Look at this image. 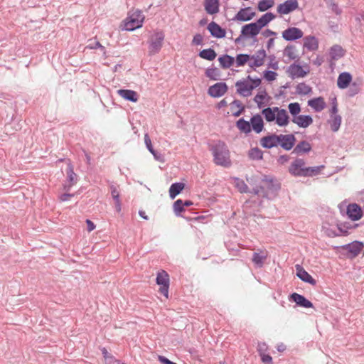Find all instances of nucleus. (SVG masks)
Segmentation results:
<instances>
[{
  "label": "nucleus",
  "mask_w": 364,
  "mask_h": 364,
  "mask_svg": "<svg viewBox=\"0 0 364 364\" xmlns=\"http://www.w3.org/2000/svg\"><path fill=\"white\" fill-rule=\"evenodd\" d=\"M144 16L139 10H136L129 14V16L125 19L124 28L127 31H134L141 28L143 25Z\"/></svg>",
  "instance_id": "obj_6"
},
{
  "label": "nucleus",
  "mask_w": 364,
  "mask_h": 364,
  "mask_svg": "<svg viewBox=\"0 0 364 364\" xmlns=\"http://www.w3.org/2000/svg\"><path fill=\"white\" fill-rule=\"evenodd\" d=\"M342 122L341 115H330L328 124L330 125L331 131L336 132L339 130Z\"/></svg>",
  "instance_id": "obj_32"
},
{
  "label": "nucleus",
  "mask_w": 364,
  "mask_h": 364,
  "mask_svg": "<svg viewBox=\"0 0 364 364\" xmlns=\"http://www.w3.org/2000/svg\"><path fill=\"white\" fill-rule=\"evenodd\" d=\"M307 105L316 112H321L326 106V102L322 97H318L308 100Z\"/></svg>",
  "instance_id": "obj_18"
},
{
  "label": "nucleus",
  "mask_w": 364,
  "mask_h": 364,
  "mask_svg": "<svg viewBox=\"0 0 364 364\" xmlns=\"http://www.w3.org/2000/svg\"><path fill=\"white\" fill-rule=\"evenodd\" d=\"M216 55L217 54L215 50L211 48L204 49L199 53V56L200 58L208 60H214L216 58Z\"/></svg>",
  "instance_id": "obj_45"
},
{
  "label": "nucleus",
  "mask_w": 364,
  "mask_h": 364,
  "mask_svg": "<svg viewBox=\"0 0 364 364\" xmlns=\"http://www.w3.org/2000/svg\"><path fill=\"white\" fill-rule=\"evenodd\" d=\"M280 188L279 183L272 179L265 178L262 181V185L252 189L255 195L262 196V197L272 199L275 197L277 191Z\"/></svg>",
  "instance_id": "obj_4"
},
{
  "label": "nucleus",
  "mask_w": 364,
  "mask_h": 364,
  "mask_svg": "<svg viewBox=\"0 0 364 364\" xmlns=\"http://www.w3.org/2000/svg\"><path fill=\"white\" fill-rule=\"evenodd\" d=\"M291 299L299 306L304 308H311L313 306V304L306 299L304 296L297 293H293L291 295Z\"/></svg>",
  "instance_id": "obj_28"
},
{
  "label": "nucleus",
  "mask_w": 364,
  "mask_h": 364,
  "mask_svg": "<svg viewBox=\"0 0 364 364\" xmlns=\"http://www.w3.org/2000/svg\"><path fill=\"white\" fill-rule=\"evenodd\" d=\"M304 46L309 50H315L318 47V40L312 36H306L304 38Z\"/></svg>",
  "instance_id": "obj_31"
},
{
  "label": "nucleus",
  "mask_w": 364,
  "mask_h": 364,
  "mask_svg": "<svg viewBox=\"0 0 364 364\" xmlns=\"http://www.w3.org/2000/svg\"><path fill=\"white\" fill-rule=\"evenodd\" d=\"M358 224L351 225L350 223H344L338 225V230L340 235H347L350 234V230L358 227Z\"/></svg>",
  "instance_id": "obj_35"
},
{
  "label": "nucleus",
  "mask_w": 364,
  "mask_h": 364,
  "mask_svg": "<svg viewBox=\"0 0 364 364\" xmlns=\"http://www.w3.org/2000/svg\"><path fill=\"white\" fill-rule=\"evenodd\" d=\"M277 75H278L277 73L274 71L265 70L264 72V77L266 80H267L269 82L275 80Z\"/></svg>",
  "instance_id": "obj_54"
},
{
  "label": "nucleus",
  "mask_w": 364,
  "mask_h": 364,
  "mask_svg": "<svg viewBox=\"0 0 364 364\" xmlns=\"http://www.w3.org/2000/svg\"><path fill=\"white\" fill-rule=\"evenodd\" d=\"M288 109L293 118L299 116V114L301 112V106L298 102L289 104Z\"/></svg>",
  "instance_id": "obj_48"
},
{
  "label": "nucleus",
  "mask_w": 364,
  "mask_h": 364,
  "mask_svg": "<svg viewBox=\"0 0 364 364\" xmlns=\"http://www.w3.org/2000/svg\"><path fill=\"white\" fill-rule=\"evenodd\" d=\"M326 4L328 8L336 14H340L341 13V10L333 0H326Z\"/></svg>",
  "instance_id": "obj_55"
},
{
  "label": "nucleus",
  "mask_w": 364,
  "mask_h": 364,
  "mask_svg": "<svg viewBox=\"0 0 364 364\" xmlns=\"http://www.w3.org/2000/svg\"><path fill=\"white\" fill-rule=\"evenodd\" d=\"M274 4V1L273 0H261L258 3V10L260 11H265L267 9L272 8Z\"/></svg>",
  "instance_id": "obj_47"
},
{
  "label": "nucleus",
  "mask_w": 364,
  "mask_h": 364,
  "mask_svg": "<svg viewBox=\"0 0 364 364\" xmlns=\"http://www.w3.org/2000/svg\"><path fill=\"white\" fill-rule=\"evenodd\" d=\"M234 185L238 189V191L241 193H247L248 192V187L244 181L235 178H234Z\"/></svg>",
  "instance_id": "obj_49"
},
{
  "label": "nucleus",
  "mask_w": 364,
  "mask_h": 364,
  "mask_svg": "<svg viewBox=\"0 0 364 364\" xmlns=\"http://www.w3.org/2000/svg\"><path fill=\"white\" fill-rule=\"evenodd\" d=\"M208 29L214 37L220 38L225 36V31L215 22L210 23L208 26Z\"/></svg>",
  "instance_id": "obj_25"
},
{
  "label": "nucleus",
  "mask_w": 364,
  "mask_h": 364,
  "mask_svg": "<svg viewBox=\"0 0 364 364\" xmlns=\"http://www.w3.org/2000/svg\"><path fill=\"white\" fill-rule=\"evenodd\" d=\"M279 145L287 151L291 149L296 141V138L293 134H279Z\"/></svg>",
  "instance_id": "obj_15"
},
{
  "label": "nucleus",
  "mask_w": 364,
  "mask_h": 364,
  "mask_svg": "<svg viewBox=\"0 0 364 364\" xmlns=\"http://www.w3.org/2000/svg\"><path fill=\"white\" fill-rule=\"evenodd\" d=\"M221 67L229 68L235 63V58L228 55H224L218 58Z\"/></svg>",
  "instance_id": "obj_39"
},
{
  "label": "nucleus",
  "mask_w": 364,
  "mask_h": 364,
  "mask_svg": "<svg viewBox=\"0 0 364 364\" xmlns=\"http://www.w3.org/2000/svg\"><path fill=\"white\" fill-rule=\"evenodd\" d=\"M237 127L238 128V129L240 131H241L242 132H244L245 134H248L251 131V125H250V122L245 120L244 119H240L237 122Z\"/></svg>",
  "instance_id": "obj_42"
},
{
  "label": "nucleus",
  "mask_w": 364,
  "mask_h": 364,
  "mask_svg": "<svg viewBox=\"0 0 364 364\" xmlns=\"http://www.w3.org/2000/svg\"><path fill=\"white\" fill-rule=\"evenodd\" d=\"M152 155L154 156L155 160L160 161V162H164V156L161 153L157 152L156 151L154 150L153 152H151Z\"/></svg>",
  "instance_id": "obj_60"
},
{
  "label": "nucleus",
  "mask_w": 364,
  "mask_h": 364,
  "mask_svg": "<svg viewBox=\"0 0 364 364\" xmlns=\"http://www.w3.org/2000/svg\"><path fill=\"white\" fill-rule=\"evenodd\" d=\"M284 56L289 60H294L297 58L296 50L294 46H287L284 50Z\"/></svg>",
  "instance_id": "obj_44"
},
{
  "label": "nucleus",
  "mask_w": 364,
  "mask_h": 364,
  "mask_svg": "<svg viewBox=\"0 0 364 364\" xmlns=\"http://www.w3.org/2000/svg\"><path fill=\"white\" fill-rule=\"evenodd\" d=\"M165 35L162 31H155L149 38V53L150 55L158 53L164 43Z\"/></svg>",
  "instance_id": "obj_7"
},
{
  "label": "nucleus",
  "mask_w": 364,
  "mask_h": 364,
  "mask_svg": "<svg viewBox=\"0 0 364 364\" xmlns=\"http://www.w3.org/2000/svg\"><path fill=\"white\" fill-rule=\"evenodd\" d=\"M267 257V254L264 252H255L252 257V262L258 267H262Z\"/></svg>",
  "instance_id": "obj_38"
},
{
  "label": "nucleus",
  "mask_w": 364,
  "mask_h": 364,
  "mask_svg": "<svg viewBox=\"0 0 364 364\" xmlns=\"http://www.w3.org/2000/svg\"><path fill=\"white\" fill-rule=\"evenodd\" d=\"M159 360L162 364H176L161 355L159 356Z\"/></svg>",
  "instance_id": "obj_64"
},
{
  "label": "nucleus",
  "mask_w": 364,
  "mask_h": 364,
  "mask_svg": "<svg viewBox=\"0 0 364 364\" xmlns=\"http://www.w3.org/2000/svg\"><path fill=\"white\" fill-rule=\"evenodd\" d=\"M352 82V75L348 72L341 73L337 79V86L340 89H346Z\"/></svg>",
  "instance_id": "obj_20"
},
{
  "label": "nucleus",
  "mask_w": 364,
  "mask_h": 364,
  "mask_svg": "<svg viewBox=\"0 0 364 364\" xmlns=\"http://www.w3.org/2000/svg\"><path fill=\"white\" fill-rule=\"evenodd\" d=\"M230 109L232 112V114L235 117H238L244 110V107L239 100H234L230 104Z\"/></svg>",
  "instance_id": "obj_41"
},
{
  "label": "nucleus",
  "mask_w": 364,
  "mask_h": 364,
  "mask_svg": "<svg viewBox=\"0 0 364 364\" xmlns=\"http://www.w3.org/2000/svg\"><path fill=\"white\" fill-rule=\"evenodd\" d=\"M293 123L301 128H306L313 124V118L310 115H299L292 119Z\"/></svg>",
  "instance_id": "obj_21"
},
{
  "label": "nucleus",
  "mask_w": 364,
  "mask_h": 364,
  "mask_svg": "<svg viewBox=\"0 0 364 364\" xmlns=\"http://www.w3.org/2000/svg\"><path fill=\"white\" fill-rule=\"evenodd\" d=\"M296 275L300 279L312 285L316 284V280L300 265H296Z\"/></svg>",
  "instance_id": "obj_23"
},
{
  "label": "nucleus",
  "mask_w": 364,
  "mask_h": 364,
  "mask_svg": "<svg viewBox=\"0 0 364 364\" xmlns=\"http://www.w3.org/2000/svg\"><path fill=\"white\" fill-rule=\"evenodd\" d=\"M210 151L213 156V161L215 164L223 167H229L231 165L230 151L227 145L221 141H218L212 146Z\"/></svg>",
  "instance_id": "obj_3"
},
{
  "label": "nucleus",
  "mask_w": 364,
  "mask_h": 364,
  "mask_svg": "<svg viewBox=\"0 0 364 364\" xmlns=\"http://www.w3.org/2000/svg\"><path fill=\"white\" fill-rule=\"evenodd\" d=\"M249 156L252 159H261L262 158V152L258 148H253L250 150Z\"/></svg>",
  "instance_id": "obj_50"
},
{
  "label": "nucleus",
  "mask_w": 364,
  "mask_h": 364,
  "mask_svg": "<svg viewBox=\"0 0 364 364\" xmlns=\"http://www.w3.org/2000/svg\"><path fill=\"white\" fill-rule=\"evenodd\" d=\"M235 63L236 66L240 67L245 65L246 63H248L250 66V58L247 54H238L235 59Z\"/></svg>",
  "instance_id": "obj_46"
},
{
  "label": "nucleus",
  "mask_w": 364,
  "mask_h": 364,
  "mask_svg": "<svg viewBox=\"0 0 364 364\" xmlns=\"http://www.w3.org/2000/svg\"><path fill=\"white\" fill-rule=\"evenodd\" d=\"M323 168V166L307 167L304 159H296L291 164L289 172L294 176H313L317 175Z\"/></svg>",
  "instance_id": "obj_2"
},
{
  "label": "nucleus",
  "mask_w": 364,
  "mask_h": 364,
  "mask_svg": "<svg viewBox=\"0 0 364 364\" xmlns=\"http://www.w3.org/2000/svg\"><path fill=\"white\" fill-rule=\"evenodd\" d=\"M256 13L250 7L241 9L232 18L235 21H248L252 19Z\"/></svg>",
  "instance_id": "obj_13"
},
{
  "label": "nucleus",
  "mask_w": 364,
  "mask_h": 364,
  "mask_svg": "<svg viewBox=\"0 0 364 364\" xmlns=\"http://www.w3.org/2000/svg\"><path fill=\"white\" fill-rule=\"evenodd\" d=\"M156 283L161 286L159 291L166 298L168 296L169 276L164 270L159 272L156 277Z\"/></svg>",
  "instance_id": "obj_8"
},
{
  "label": "nucleus",
  "mask_w": 364,
  "mask_h": 364,
  "mask_svg": "<svg viewBox=\"0 0 364 364\" xmlns=\"http://www.w3.org/2000/svg\"><path fill=\"white\" fill-rule=\"evenodd\" d=\"M346 213L348 217L354 221L360 219L363 215L361 208L355 203H351L347 206Z\"/></svg>",
  "instance_id": "obj_16"
},
{
  "label": "nucleus",
  "mask_w": 364,
  "mask_h": 364,
  "mask_svg": "<svg viewBox=\"0 0 364 364\" xmlns=\"http://www.w3.org/2000/svg\"><path fill=\"white\" fill-rule=\"evenodd\" d=\"M67 176H68V184L64 186L65 191H69L70 187L77 183V176L73 171V166L69 164L67 170Z\"/></svg>",
  "instance_id": "obj_30"
},
{
  "label": "nucleus",
  "mask_w": 364,
  "mask_h": 364,
  "mask_svg": "<svg viewBox=\"0 0 364 364\" xmlns=\"http://www.w3.org/2000/svg\"><path fill=\"white\" fill-rule=\"evenodd\" d=\"M257 350L259 353V355L265 353L267 350V346L264 343H258Z\"/></svg>",
  "instance_id": "obj_62"
},
{
  "label": "nucleus",
  "mask_w": 364,
  "mask_h": 364,
  "mask_svg": "<svg viewBox=\"0 0 364 364\" xmlns=\"http://www.w3.org/2000/svg\"><path fill=\"white\" fill-rule=\"evenodd\" d=\"M118 95L122 97L123 99L132 102H136L139 99V96L136 92L131 90H118L117 91Z\"/></svg>",
  "instance_id": "obj_24"
},
{
  "label": "nucleus",
  "mask_w": 364,
  "mask_h": 364,
  "mask_svg": "<svg viewBox=\"0 0 364 364\" xmlns=\"http://www.w3.org/2000/svg\"><path fill=\"white\" fill-rule=\"evenodd\" d=\"M330 56L333 60H338L344 55V50L341 46L335 45L330 50Z\"/></svg>",
  "instance_id": "obj_36"
},
{
  "label": "nucleus",
  "mask_w": 364,
  "mask_h": 364,
  "mask_svg": "<svg viewBox=\"0 0 364 364\" xmlns=\"http://www.w3.org/2000/svg\"><path fill=\"white\" fill-rule=\"evenodd\" d=\"M205 74L209 78L216 80L219 77V70L217 68H209L206 70Z\"/></svg>",
  "instance_id": "obj_53"
},
{
  "label": "nucleus",
  "mask_w": 364,
  "mask_h": 364,
  "mask_svg": "<svg viewBox=\"0 0 364 364\" xmlns=\"http://www.w3.org/2000/svg\"><path fill=\"white\" fill-rule=\"evenodd\" d=\"M266 56L267 53L264 49H259L254 54L249 55L250 68L255 70L256 68L262 66L264 63Z\"/></svg>",
  "instance_id": "obj_10"
},
{
  "label": "nucleus",
  "mask_w": 364,
  "mask_h": 364,
  "mask_svg": "<svg viewBox=\"0 0 364 364\" xmlns=\"http://www.w3.org/2000/svg\"><path fill=\"white\" fill-rule=\"evenodd\" d=\"M262 114L267 122H275L279 127H286L289 123L287 111L278 107L264 108Z\"/></svg>",
  "instance_id": "obj_1"
},
{
  "label": "nucleus",
  "mask_w": 364,
  "mask_h": 364,
  "mask_svg": "<svg viewBox=\"0 0 364 364\" xmlns=\"http://www.w3.org/2000/svg\"><path fill=\"white\" fill-rule=\"evenodd\" d=\"M261 31V28L257 22L244 25L241 28L240 36L244 38H253L257 36Z\"/></svg>",
  "instance_id": "obj_11"
},
{
  "label": "nucleus",
  "mask_w": 364,
  "mask_h": 364,
  "mask_svg": "<svg viewBox=\"0 0 364 364\" xmlns=\"http://www.w3.org/2000/svg\"><path fill=\"white\" fill-rule=\"evenodd\" d=\"M185 185L183 183H174L169 188V196L174 199L184 188Z\"/></svg>",
  "instance_id": "obj_34"
},
{
  "label": "nucleus",
  "mask_w": 364,
  "mask_h": 364,
  "mask_svg": "<svg viewBox=\"0 0 364 364\" xmlns=\"http://www.w3.org/2000/svg\"><path fill=\"white\" fill-rule=\"evenodd\" d=\"M299 8V2L297 0H287L280 4L277 7V13L282 16L289 14Z\"/></svg>",
  "instance_id": "obj_9"
},
{
  "label": "nucleus",
  "mask_w": 364,
  "mask_h": 364,
  "mask_svg": "<svg viewBox=\"0 0 364 364\" xmlns=\"http://www.w3.org/2000/svg\"><path fill=\"white\" fill-rule=\"evenodd\" d=\"M173 210L176 215H179L180 213L184 210L183 203L181 200L178 199L174 202Z\"/></svg>",
  "instance_id": "obj_52"
},
{
  "label": "nucleus",
  "mask_w": 364,
  "mask_h": 364,
  "mask_svg": "<svg viewBox=\"0 0 364 364\" xmlns=\"http://www.w3.org/2000/svg\"><path fill=\"white\" fill-rule=\"evenodd\" d=\"M363 247V245L362 242L355 241L350 244L345 245L343 249L350 255V257H354L358 255Z\"/></svg>",
  "instance_id": "obj_22"
},
{
  "label": "nucleus",
  "mask_w": 364,
  "mask_h": 364,
  "mask_svg": "<svg viewBox=\"0 0 364 364\" xmlns=\"http://www.w3.org/2000/svg\"><path fill=\"white\" fill-rule=\"evenodd\" d=\"M282 38L287 41H293L302 38L303 31L296 27H289L284 30L282 33Z\"/></svg>",
  "instance_id": "obj_12"
},
{
  "label": "nucleus",
  "mask_w": 364,
  "mask_h": 364,
  "mask_svg": "<svg viewBox=\"0 0 364 364\" xmlns=\"http://www.w3.org/2000/svg\"><path fill=\"white\" fill-rule=\"evenodd\" d=\"M268 67L276 70L279 69V63L274 56H269Z\"/></svg>",
  "instance_id": "obj_56"
},
{
  "label": "nucleus",
  "mask_w": 364,
  "mask_h": 364,
  "mask_svg": "<svg viewBox=\"0 0 364 364\" xmlns=\"http://www.w3.org/2000/svg\"><path fill=\"white\" fill-rule=\"evenodd\" d=\"M311 91L312 88L304 82L299 83L296 87V92L299 95H306Z\"/></svg>",
  "instance_id": "obj_43"
},
{
  "label": "nucleus",
  "mask_w": 364,
  "mask_h": 364,
  "mask_svg": "<svg viewBox=\"0 0 364 364\" xmlns=\"http://www.w3.org/2000/svg\"><path fill=\"white\" fill-rule=\"evenodd\" d=\"M275 18L276 16L274 14L271 12H267L262 15L256 22L262 29L263 27L266 26L269 22H271Z\"/></svg>",
  "instance_id": "obj_33"
},
{
  "label": "nucleus",
  "mask_w": 364,
  "mask_h": 364,
  "mask_svg": "<svg viewBox=\"0 0 364 364\" xmlns=\"http://www.w3.org/2000/svg\"><path fill=\"white\" fill-rule=\"evenodd\" d=\"M288 72L292 78H299L305 77L309 70H304L303 67L299 65L292 64L289 67Z\"/></svg>",
  "instance_id": "obj_17"
},
{
  "label": "nucleus",
  "mask_w": 364,
  "mask_h": 364,
  "mask_svg": "<svg viewBox=\"0 0 364 364\" xmlns=\"http://www.w3.org/2000/svg\"><path fill=\"white\" fill-rule=\"evenodd\" d=\"M279 135L272 134L262 137L260 140V144L267 149H271L279 145Z\"/></svg>",
  "instance_id": "obj_19"
},
{
  "label": "nucleus",
  "mask_w": 364,
  "mask_h": 364,
  "mask_svg": "<svg viewBox=\"0 0 364 364\" xmlns=\"http://www.w3.org/2000/svg\"><path fill=\"white\" fill-rule=\"evenodd\" d=\"M260 356H261V358H262V360L263 363H272V359L270 355L263 353V354H261Z\"/></svg>",
  "instance_id": "obj_63"
},
{
  "label": "nucleus",
  "mask_w": 364,
  "mask_h": 364,
  "mask_svg": "<svg viewBox=\"0 0 364 364\" xmlns=\"http://www.w3.org/2000/svg\"><path fill=\"white\" fill-rule=\"evenodd\" d=\"M311 149V144L306 141H302L296 145L294 149V152L296 154L308 153Z\"/></svg>",
  "instance_id": "obj_37"
},
{
  "label": "nucleus",
  "mask_w": 364,
  "mask_h": 364,
  "mask_svg": "<svg viewBox=\"0 0 364 364\" xmlns=\"http://www.w3.org/2000/svg\"><path fill=\"white\" fill-rule=\"evenodd\" d=\"M203 42V37L200 34H196L193 38V43L194 45H200Z\"/></svg>",
  "instance_id": "obj_61"
},
{
  "label": "nucleus",
  "mask_w": 364,
  "mask_h": 364,
  "mask_svg": "<svg viewBox=\"0 0 364 364\" xmlns=\"http://www.w3.org/2000/svg\"><path fill=\"white\" fill-rule=\"evenodd\" d=\"M111 194L112 198L115 200H119V192L117 191V188L114 186H111Z\"/></svg>",
  "instance_id": "obj_57"
},
{
  "label": "nucleus",
  "mask_w": 364,
  "mask_h": 364,
  "mask_svg": "<svg viewBox=\"0 0 364 364\" xmlns=\"http://www.w3.org/2000/svg\"><path fill=\"white\" fill-rule=\"evenodd\" d=\"M228 90V86L225 82H218L208 89V94L213 97H220L223 96Z\"/></svg>",
  "instance_id": "obj_14"
},
{
  "label": "nucleus",
  "mask_w": 364,
  "mask_h": 364,
  "mask_svg": "<svg viewBox=\"0 0 364 364\" xmlns=\"http://www.w3.org/2000/svg\"><path fill=\"white\" fill-rule=\"evenodd\" d=\"M338 105H337L336 99L333 98V102H332V107L330 109V114H331L330 115H338Z\"/></svg>",
  "instance_id": "obj_59"
},
{
  "label": "nucleus",
  "mask_w": 364,
  "mask_h": 364,
  "mask_svg": "<svg viewBox=\"0 0 364 364\" xmlns=\"http://www.w3.org/2000/svg\"><path fill=\"white\" fill-rule=\"evenodd\" d=\"M261 82V79H252L248 75L246 78L236 82L237 92L242 97H249L252 95V90L260 85Z\"/></svg>",
  "instance_id": "obj_5"
},
{
  "label": "nucleus",
  "mask_w": 364,
  "mask_h": 364,
  "mask_svg": "<svg viewBox=\"0 0 364 364\" xmlns=\"http://www.w3.org/2000/svg\"><path fill=\"white\" fill-rule=\"evenodd\" d=\"M250 125L256 133H260L264 128V122L262 116L259 114L254 115L250 119Z\"/></svg>",
  "instance_id": "obj_26"
},
{
  "label": "nucleus",
  "mask_w": 364,
  "mask_h": 364,
  "mask_svg": "<svg viewBox=\"0 0 364 364\" xmlns=\"http://www.w3.org/2000/svg\"><path fill=\"white\" fill-rule=\"evenodd\" d=\"M269 98L265 90H259L254 97V101L259 108H262L268 103Z\"/></svg>",
  "instance_id": "obj_29"
},
{
  "label": "nucleus",
  "mask_w": 364,
  "mask_h": 364,
  "mask_svg": "<svg viewBox=\"0 0 364 364\" xmlns=\"http://www.w3.org/2000/svg\"><path fill=\"white\" fill-rule=\"evenodd\" d=\"M204 8L208 14H215L219 12V1L218 0H205Z\"/></svg>",
  "instance_id": "obj_27"
},
{
  "label": "nucleus",
  "mask_w": 364,
  "mask_h": 364,
  "mask_svg": "<svg viewBox=\"0 0 364 364\" xmlns=\"http://www.w3.org/2000/svg\"><path fill=\"white\" fill-rule=\"evenodd\" d=\"M360 85L361 82L359 81H354L349 85V88L347 92V95L348 97H354L355 95L358 94L360 91Z\"/></svg>",
  "instance_id": "obj_40"
},
{
  "label": "nucleus",
  "mask_w": 364,
  "mask_h": 364,
  "mask_svg": "<svg viewBox=\"0 0 364 364\" xmlns=\"http://www.w3.org/2000/svg\"><path fill=\"white\" fill-rule=\"evenodd\" d=\"M144 142H145V144H146V146L147 149L150 152H153V151L154 149V148L152 146L151 139H150V138H149V135L147 134H146L144 135Z\"/></svg>",
  "instance_id": "obj_58"
},
{
  "label": "nucleus",
  "mask_w": 364,
  "mask_h": 364,
  "mask_svg": "<svg viewBox=\"0 0 364 364\" xmlns=\"http://www.w3.org/2000/svg\"><path fill=\"white\" fill-rule=\"evenodd\" d=\"M322 229L324 233L328 237H334L340 235V234L337 232L336 229L330 226L323 225Z\"/></svg>",
  "instance_id": "obj_51"
}]
</instances>
